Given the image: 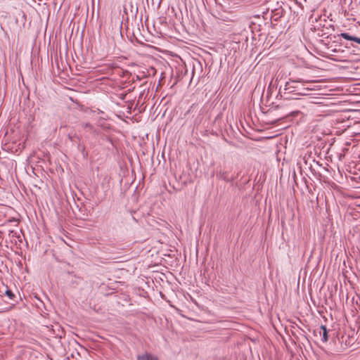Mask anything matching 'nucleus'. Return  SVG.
Returning <instances> with one entry per match:
<instances>
[{"instance_id":"obj_9","label":"nucleus","mask_w":360,"mask_h":360,"mask_svg":"<svg viewBox=\"0 0 360 360\" xmlns=\"http://www.w3.org/2000/svg\"><path fill=\"white\" fill-rule=\"evenodd\" d=\"M117 67V65H115V64H112V68H115Z\"/></svg>"},{"instance_id":"obj_4","label":"nucleus","mask_w":360,"mask_h":360,"mask_svg":"<svg viewBox=\"0 0 360 360\" xmlns=\"http://www.w3.org/2000/svg\"><path fill=\"white\" fill-rule=\"evenodd\" d=\"M137 359L138 360H158V357L148 353L139 355Z\"/></svg>"},{"instance_id":"obj_7","label":"nucleus","mask_w":360,"mask_h":360,"mask_svg":"<svg viewBox=\"0 0 360 360\" xmlns=\"http://www.w3.org/2000/svg\"><path fill=\"white\" fill-rule=\"evenodd\" d=\"M201 122V119H198V118H196V120H195V124H199Z\"/></svg>"},{"instance_id":"obj_1","label":"nucleus","mask_w":360,"mask_h":360,"mask_svg":"<svg viewBox=\"0 0 360 360\" xmlns=\"http://www.w3.org/2000/svg\"><path fill=\"white\" fill-rule=\"evenodd\" d=\"M307 82L290 79L286 82L283 89L280 87L279 93L284 99H298L299 96L307 94V91L311 89L307 86Z\"/></svg>"},{"instance_id":"obj_2","label":"nucleus","mask_w":360,"mask_h":360,"mask_svg":"<svg viewBox=\"0 0 360 360\" xmlns=\"http://www.w3.org/2000/svg\"><path fill=\"white\" fill-rule=\"evenodd\" d=\"M217 177L220 179H222L226 182H233L235 179L233 176H229V173L226 171H220L217 174Z\"/></svg>"},{"instance_id":"obj_3","label":"nucleus","mask_w":360,"mask_h":360,"mask_svg":"<svg viewBox=\"0 0 360 360\" xmlns=\"http://www.w3.org/2000/svg\"><path fill=\"white\" fill-rule=\"evenodd\" d=\"M339 36H340V37H342L346 40L354 41L360 45V38L359 37L350 35L349 33H347V32H342Z\"/></svg>"},{"instance_id":"obj_8","label":"nucleus","mask_w":360,"mask_h":360,"mask_svg":"<svg viewBox=\"0 0 360 360\" xmlns=\"http://www.w3.org/2000/svg\"><path fill=\"white\" fill-rule=\"evenodd\" d=\"M68 138L72 141H73V138L72 136H71V134H68Z\"/></svg>"},{"instance_id":"obj_5","label":"nucleus","mask_w":360,"mask_h":360,"mask_svg":"<svg viewBox=\"0 0 360 360\" xmlns=\"http://www.w3.org/2000/svg\"><path fill=\"white\" fill-rule=\"evenodd\" d=\"M321 329L322 330V334H321L322 338H321V340H322L323 342H326L328 340L327 328L325 326L321 325Z\"/></svg>"},{"instance_id":"obj_6","label":"nucleus","mask_w":360,"mask_h":360,"mask_svg":"<svg viewBox=\"0 0 360 360\" xmlns=\"http://www.w3.org/2000/svg\"><path fill=\"white\" fill-rule=\"evenodd\" d=\"M5 294L11 300H13L15 298V295L11 290L7 289Z\"/></svg>"},{"instance_id":"obj_10","label":"nucleus","mask_w":360,"mask_h":360,"mask_svg":"<svg viewBox=\"0 0 360 360\" xmlns=\"http://www.w3.org/2000/svg\"><path fill=\"white\" fill-rule=\"evenodd\" d=\"M86 127H90V124H86Z\"/></svg>"}]
</instances>
